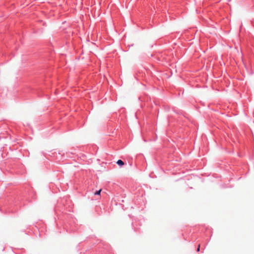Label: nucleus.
<instances>
[{
    "label": "nucleus",
    "mask_w": 254,
    "mask_h": 254,
    "mask_svg": "<svg viewBox=\"0 0 254 254\" xmlns=\"http://www.w3.org/2000/svg\"><path fill=\"white\" fill-rule=\"evenodd\" d=\"M117 164H118L119 165H120L121 166H122L124 165V162L121 160H118V161L117 162Z\"/></svg>",
    "instance_id": "obj_1"
},
{
    "label": "nucleus",
    "mask_w": 254,
    "mask_h": 254,
    "mask_svg": "<svg viewBox=\"0 0 254 254\" xmlns=\"http://www.w3.org/2000/svg\"><path fill=\"white\" fill-rule=\"evenodd\" d=\"M102 190L100 189L99 190L96 191L95 193H94V194L95 195H100V193H101V191Z\"/></svg>",
    "instance_id": "obj_2"
},
{
    "label": "nucleus",
    "mask_w": 254,
    "mask_h": 254,
    "mask_svg": "<svg viewBox=\"0 0 254 254\" xmlns=\"http://www.w3.org/2000/svg\"><path fill=\"white\" fill-rule=\"evenodd\" d=\"M200 250V245H198V248L197 249V251L199 252Z\"/></svg>",
    "instance_id": "obj_3"
}]
</instances>
